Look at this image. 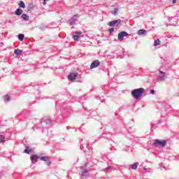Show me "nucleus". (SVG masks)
Listing matches in <instances>:
<instances>
[{"label":"nucleus","mask_w":179,"mask_h":179,"mask_svg":"<svg viewBox=\"0 0 179 179\" xmlns=\"http://www.w3.org/2000/svg\"><path fill=\"white\" fill-rule=\"evenodd\" d=\"M143 93H145V89L140 87L138 89L133 90L131 91V96L132 97H134V99L138 100L139 97H141V96L143 94Z\"/></svg>","instance_id":"nucleus-1"},{"label":"nucleus","mask_w":179,"mask_h":179,"mask_svg":"<svg viewBox=\"0 0 179 179\" xmlns=\"http://www.w3.org/2000/svg\"><path fill=\"white\" fill-rule=\"evenodd\" d=\"M167 79V74L165 72L159 71L158 75L157 76V82H164Z\"/></svg>","instance_id":"nucleus-2"},{"label":"nucleus","mask_w":179,"mask_h":179,"mask_svg":"<svg viewBox=\"0 0 179 179\" xmlns=\"http://www.w3.org/2000/svg\"><path fill=\"white\" fill-rule=\"evenodd\" d=\"M167 143V141L166 140H159V139H156L155 140V142L153 143V145H155V146L158 147V146H161V148H164V146H166Z\"/></svg>","instance_id":"nucleus-3"},{"label":"nucleus","mask_w":179,"mask_h":179,"mask_svg":"<svg viewBox=\"0 0 179 179\" xmlns=\"http://www.w3.org/2000/svg\"><path fill=\"white\" fill-rule=\"evenodd\" d=\"M79 17L78 15H74L69 20V24L70 26L76 25V21Z\"/></svg>","instance_id":"nucleus-4"},{"label":"nucleus","mask_w":179,"mask_h":179,"mask_svg":"<svg viewBox=\"0 0 179 179\" xmlns=\"http://www.w3.org/2000/svg\"><path fill=\"white\" fill-rule=\"evenodd\" d=\"M127 36H129L127 31H121L117 35V40H119V41H124V37H127Z\"/></svg>","instance_id":"nucleus-5"},{"label":"nucleus","mask_w":179,"mask_h":179,"mask_svg":"<svg viewBox=\"0 0 179 179\" xmlns=\"http://www.w3.org/2000/svg\"><path fill=\"white\" fill-rule=\"evenodd\" d=\"M108 26H110V27H114V26H120L121 24V20L118 19L116 20L110 21L108 23Z\"/></svg>","instance_id":"nucleus-6"},{"label":"nucleus","mask_w":179,"mask_h":179,"mask_svg":"<svg viewBox=\"0 0 179 179\" xmlns=\"http://www.w3.org/2000/svg\"><path fill=\"white\" fill-rule=\"evenodd\" d=\"M82 36V31H76L73 33V38L75 41H79V38H80Z\"/></svg>","instance_id":"nucleus-7"},{"label":"nucleus","mask_w":179,"mask_h":179,"mask_svg":"<svg viewBox=\"0 0 179 179\" xmlns=\"http://www.w3.org/2000/svg\"><path fill=\"white\" fill-rule=\"evenodd\" d=\"M76 78H78V73H70L68 76L69 80H71V82L75 81Z\"/></svg>","instance_id":"nucleus-8"},{"label":"nucleus","mask_w":179,"mask_h":179,"mask_svg":"<svg viewBox=\"0 0 179 179\" xmlns=\"http://www.w3.org/2000/svg\"><path fill=\"white\" fill-rule=\"evenodd\" d=\"M99 65H100V61H99L98 59L94 60L91 64L90 69H94V68H97Z\"/></svg>","instance_id":"nucleus-9"},{"label":"nucleus","mask_w":179,"mask_h":179,"mask_svg":"<svg viewBox=\"0 0 179 179\" xmlns=\"http://www.w3.org/2000/svg\"><path fill=\"white\" fill-rule=\"evenodd\" d=\"M39 159L42 161V162H46V164L48 166H50V164H51V162H50V157H39Z\"/></svg>","instance_id":"nucleus-10"},{"label":"nucleus","mask_w":179,"mask_h":179,"mask_svg":"<svg viewBox=\"0 0 179 179\" xmlns=\"http://www.w3.org/2000/svg\"><path fill=\"white\" fill-rule=\"evenodd\" d=\"M39 158H40V157H38V155H33L32 157H31V164H36V162H37V160H38Z\"/></svg>","instance_id":"nucleus-11"},{"label":"nucleus","mask_w":179,"mask_h":179,"mask_svg":"<svg viewBox=\"0 0 179 179\" xmlns=\"http://www.w3.org/2000/svg\"><path fill=\"white\" fill-rule=\"evenodd\" d=\"M148 31L145 29H140L138 31L137 34L138 36H146Z\"/></svg>","instance_id":"nucleus-12"},{"label":"nucleus","mask_w":179,"mask_h":179,"mask_svg":"<svg viewBox=\"0 0 179 179\" xmlns=\"http://www.w3.org/2000/svg\"><path fill=\"white\" fill-rule=\"evenodd\" d=\"M23 13V10L20 8H17L15 12V15H17V16H20Z\"/></svg>","instance_id":"nucleus-13"},{"label":"nucleus","mask_w":179,"mask_h":179,"mask_svg":"<svg viewBox=\"0 0 179 179\" xmlns=\"http://www.w3.org/2000/svg\"><path fill=\"white\" fill-rule=\"evenodd\" d=\"M138 166H139V162H136L134 164L131 165V170H136L138 169Z\"/></svg>","instance_id":"nucleus-14"},{"label":"nucleus","mask_w":179,"mask_h":179,"mask_svg":"<svg viewBox=\"0 0 179 179\" xmlns=\"http://www.w3.org/2000/svg\"><path fill=\"white\" fill-rule=\"evenodd\" d=\"M22 52H23V51L20 49H15L14 50V54H15V55H22Z\"/></svg>","instance_id":"nucleus-15"},{"label":"nucleus","mask_w":179,"mask_h":179,"mask_svg":"<svg viewBox=\"0 0 179 179\" xmlns=\"http://www.w3.org/2000/svg\"><path fill=\"white\" fill-rule=\"evenodd\" d=\"M21 19H23V20L27 21L29 20V15H27V14L23 13L21 15Z\"/></svg>","instance_id":"nucleus-16"},{"label":"nucleus","mask_w":179,"mask_h":179,"mask_svg":"<svg viewBox=\"0 0 179 179\" xmlns=\"http://www.w3.org/2000/svg\"><path fill=\"white\" fill-rule=\"evenodd\" d=\"M3 101H5V103H8V101H10V96H9L8 95H4Z\"/></svg>","instance_id":"nucleus-17"},{"label":"nucleus","mask_w":179,"mask_h":179,"mask_svg":"<svg viewBox=\"0 0 179 179\" xmlns=\"http://www.w3.org/2000/svg\"><path fill=\"white\" fill-rule=\"evenodd\" d=\"M87 173H88L87 169H84V170L82 171V173H81V176H82L83 177H87Z\"/></svg>","instance_id":"nucleus-18"},{"label":"nucleus","mask_w":179,"mask_h":179,"mask_svg":"<svg viewBox=\"0 0 179 179\" xmlns=\"http://www.w3.org/2000/svg\"><path fill=\"white\" fill-rule=\"evenodd\" d=\"M18 5L20 8H22L23 9L26 8V5H24V2H23V1H20Z\"/></svg>","instance_id":"nucleus-19"},{"label":"nucleus","mask_w":179,"mask_h":179,"mask_svg":"<svg viewBox=\"0 0 179 179\" xmlns=\"http://www.w3.org/2000/svg\"><path fill=\"white\" fill-rule=\"evenodd\" d=\"M18 40H20V41H23V40H24V34H20L18 35Z\"/></svg>","instance_id":"nucleus-20"},{"label":"nucleus","mask_w":179,"mask_h":179,"mask_svg":"<svg viewBox=\"0 0 179 179\" xmlns=\"http://www.w3.org/2000/svg\"><path fill=\"white\" fill-rule=\"evenodd\" d=\"M31 152H33V150H31V149L29 150V147H26V148L24 150V153H27V155H30V153H31Z\"/></svg>","instance_id":"nucleus-21"},{"label":"nucleus","mask_w":179,"mask_h":179,"mask_svg":"<svg viewBox=\"0 0 179 179\" xmlns=\"http://www.w3.org/2000/svg\"><path fill=\"white\" fill-rule=\"evenodd\" d=\"M44 122H45V124H48V125H52V120H51V119H46Z\"/></svg>","instance_id":"nucleus-22"},{"label":"nucleus","mask_w":179,"mask_h":179,"mask_svg":"<svg viewBox=\"0 0 179 179\" xmlns=\"http://www.w3.org/2000/svg\"><path fill=\"white\" fill-rule=\"evenodd\" d=\"M155 47H157V45H160V40L157 39L154 41Z\"/></svg>","instance_id":"nucleus-23"},{"label":"nucleus","mask_w":179,"mask_h":179,"mask_svg":"<svg viewBox=\"0 0 179 179\" xmlns=\"http://www.w3.org/2000/svg\"><path fill=\"white\" fill-rule=\"evenodd\" d=\"M5 142V136L3 134L0 135V143Z\"/></svg>","instance_id":"nucleus-24"},{"label":"nucleus","mask_w":179,"mask_h":179,"mask_svg":"<svg viewBox=\"0 0 179 179\" xmlns=\"http://www.w3.org/2000/svg\"><path fill=\"white\" fill-rule=\"evenodd\" d=\"M112 14H113L114 16H117V15H118V8H115Z\"/></svg>","instance_id":"nucleus-25"},{"label":"nucleus","mask_w":179,"mask_h":179,"mask_svg":"<svg viewBox=\"0 0 179 179\" xmlns=\"http://www.w3.org/2000/svg\"><path fill=\"white\" fill-rule=\"evenodd\" d=\"M114 151H115V148H114V147H111L110 148V149H108V153H112V152H114Z\"/></svg>","instance_id":"nucleus-26"},{"label":"nucleus","mask_w":179,"mask_h":179,"mask_svg":"<svg viewBox=\"0 0 179 179\" xmlns=\"http://www.w3.org/2000/svg\"><path fill=\"white\" fill-rule=\"evenodd\" d=\"M113 169V166H108L107 168H106V169L103 170V171L107 172L108 170H110V169Z\"/></svg>","instance_id":"nucleus-27"},{"label":"nucleus","mask_w":179,"mask_h":179,"mask_svg":"<svg viewBox=\"0 0 179 179\" xmlns=\"http://www.w3.org/2000/svg\"><path fill=\"white\" fill-rule=\"evenodd\" d=\"M109 33H113L114 31V28H110L108 29Z\"/></svg>","instance_id":"nucleus-28"},{"label":"nucleus","mask_w":179,"mask_h":179,"mask_svg":"<svg viewBox=\"0 0 179 179\" xmlns=\"http://www.w3.org/2000/svg\"><path fill=\"white\" fill-rule=\"evenodd\" d=\"M45 29H47V27L45 26L41 27V30H45Z\"/></svg>","instance_id":"nucleus-29"},{"label":"nucleus","mask_w":179,"mask_h":179,"mask_svg":"<svg viewBox=\"0 0 179 179\" xmlns=\"http://www.w3.org/2000/svg\"><path fill=\"white\" fill-rule=\"evenodd\" d=\"M85 146L86 147V148H87V145H83V144H82V145H81V150H83V149L85 148Z\"/></svg>","instance_id":"nucleus-30"},{"label":"nucleus","mask_w":179,"mask_h":179,"mask_svg":"<svg viewBox=\"0 0 179 179\" xmlns=\"http://www.w3.org/2000/svg\"><path fill=\"white\" fill-rule=\"evenodd\" d=\"M150 93L151 94H155V90H151Z\"/></svg>","instance_id":"nucleus-31"},{"label":"nucleus","mask_w":179,"mask_h":179,"mask_svg":"<svg viewBox=\"0 0 179 179\" xmlns=\"http://www.w3.org/2000/svg\"><path fill=\"white\" fill-rule=\"evenodd\" d=\"M47 1H48L43 0V5H47Z\"/></svg>","instance_id":"nucleus-32"},{"label":"nucleus","mask_w":179,"mask_h":179,"mask_svg":"<svg viewBox=\"0 0 179 179\" xmlns=\"http://www.w3.org/2000/svg\"><path fill=\"white\" fill-rule=\"evenodd\" d=\"M173 1V3H176V2H177V0H172Z\"/></svg>","instance_id":"nucleus-33"},{"label":"nucleus","mask_w":179,"mask_h":179,"mask_svg":"<svg viewBox=\"0 0 179 179\" xmlns=\"http://www.w3.org/2000/svg\"><path fill=\"white\" fill-rule=\"evenodd\" d=\"M45 1H48V0H45Z\"/></svg>","instance_id":"nucleus-34"}]
</instances>
